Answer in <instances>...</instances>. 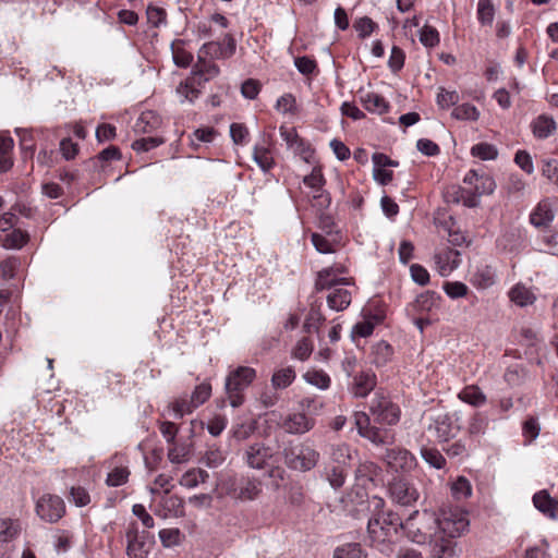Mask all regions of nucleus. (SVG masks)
<instances>
[{
	"mask_svg": "<svg viewBox=\"0 0 558 558\" xmlns=\"http://www.w3.org/2000/svg\"><path fill=\"white\" fill-rule=\"evenodd\" d=\"M144 535H141L136 525L131 524L126 531V554L133 558H145L148 554V548L144 539Z\"/></svg>",
	"mask_w": 558,
	"mask_h": 558,
	"instance_id": "nucleus-24",
	"label": "nucleus"
},
{
	"mask_svg": "<svg viewBox=\"0 0 558 558\" xmlns=\"http://www.w3.org/2000/svg\"><path fill=\"white\" fill-rule=\"evenodd\" d=\"M304 193L314 209H327L330 206V196L323 186L306 189Z\"/></svg>",
	"mask_w": 558,
	"mask_h": 558,
	"instance_id": "nucleus-39",
	"label": "nucleus"
},
{
	"mask_svg": "<svg viewBox=\"0 0 558 558\" xmlns=\"http://www.w3.org/2000/svg\"><path fill=\"white\" fill-rule=\"evenodd\" d=\"M451 495L457 500H464L472 495V485L464 476H459L451 484Z\"/></svg>",
	"mask_w": 558,
	"mask_h": 558,
	"instance_id": "nucleus-48",
	"label": "nucleus"
},
{
	"mask_svg": "<svg viewBox=\"0 0 558 558\" xmlns=\"http://www.w3.org/2000/svg\"><path fill=\"white\" fill-rule=\"evenodd\" d=\"M374 363L384 365L392 355V348L386 341H380L373 348Z\"/></svg>",
	"mask_w": 558,
	"mask_h": 558,
	"instance_id": "nucleus-58",
	"label": "nucleus"
},
{
	"mask_svg": "<svg viewBox=\"0 0 558 558\" xmlns=\"http://www.w3.org/2000/svg\"><path fill=\"white\" fill-rule=\"evenodd\" d=\"M459 399L473 407H482L486 402L484 392L474 385L464 387L458 395Z\"/></svg>",
	"mask_w": 558,
	"mask_h": 558,
	"instance_id": "nucleus-38",
	"label": "nucleus"
},
{
	"mask_svg": "<svg viewBox=\"0 0 558 558\" xmlns=\"http://www.w3.org/2000/svg\"><path fill=\"white\" fill-rule=\"evenodd\" d=\"M219 74L218 65L213 62L206 60L205 57L198 54V60L193 66L192 71V84H197L201 86L202 84L208 82L209 80L216 77Z\"/></svg>",
	"mask_w": 558,
	"mask_h": 558,
	"instance_id": "nucleus-23",
	"label": "nucleus"
},
{
	"mask_svg": "<svg viewBox=\"0 0 558 558\" xmlns=\"http://www.w3.org/2000/svg\"><path fill=\"white\" fill-rule=\"evenodd\" d=\"M161 124L160 117L154 111L143 112L134 125V131L137 134H149L156 131Z\"/></svg>",
	"mask_w": 558,
	"mask_h": 558,
	"instance_id": "nucleus-30",
	"label": "nucleus"
},
{
	"mask_svg": "<svg viewBox=\"0 0 558 558\" xmlns=\"http://www.w3.org/2000/svg\"><path fill=\"white\" fill-rule=\"evenodd\" d=\"M434 222L439 233L447 234L448 241L457 246L465 242L463 231L457 219L449 211H437Z\"/></svg>",
	"mask_w": 558,
	"mask_h": 558,
	"instance_id": "nucleus-12",
	"label": "nucleus"
},
{
	"mask_svg": "<svg viewBox=\"0 0 558 558\" xmlns=\"http://www.w3.org/2000/svg\"><path fill=\"white\" fill-rule=\"evenodd\" d=\"M556 130V122L547 116H539L533 122V134L538 138H547Z\"/></svg>",
	"mask_w": 558,
	"mask_h": 558,
	"instance_id": "nucleus-44",
	"label": "nucleus"
},
{
	"mask_svg": "<svg viewBox=\"0 0 558 558\" xmlns=\"http://www.w3.org/2000/svg\"><path fill=\"white\" fill-rule=\"evenodd\" d=\"M496 189V183L494 179L487 174H482L478 182L474 186V192L472 193L477 198L481 195H490Z\"/></svg>",
	"mask_w": 558,
	"mask_h": 558,
	"instance_id": "nucleus-59",
	"label": "nucleus"
},
{
	"mask_svg": "<svg viewBox=\"0 0 558 558\" xmlns=\"http://www.w3.org/2000/svg\"><path fill=\"white\" fill-rule=\"evenodd\" d=\"M351 303V292L344 288H335L327 296V304L333 311H343Z\"/></svg>",
	"mask_w": 558,
	"mask_h": 558,
	"instance_id": "nucleus-33",
	"label": "nucleus"
},
{
	"mask_svg": "<svg viewBox=\"0 0 558 558\" xmlns=\"http://www.w3.org/2000/svg\"><path fill=\"white\" fill-rule=\"evenodd\" d=\"M162 143L163 138L160 136H148L134 141L132 148L138 153L148 151L155 147H158Z\"/></svg>",
	"mask_w": 558,
	"mask_h": 558,
	"instance_id": "nucleus-61",
	"label": "nucleus"
},
{
	"mask_svg": "<svg viewBox=\"0 0 558 558\" xmlns=\"http://www.w3.org/2000/svg\"><path fill=\"white\" fill-rule=\"evenodd\" d=\"M471 153L474 157L482 160H494L498 156L497 148L488 143H480L472 147Z\"/></svg>",
	"mask_w": 558,
	"mask_h": 558,
	"instance_id": "nucleus-56",
	"label": "nucleus"
},
{
	"mask_svg": "<svg viewBox=\"0 0 558 558\" xmlns=\"http://www.w3.org/2000/svg\"><path fill=\"white\" fill-rule=\"evenodd\" d=\"M401 521L397 513L391 511L380 513L368 521L367 532L371 546L386 556L393 551L395 537L400 529Z\"/></svg>",
	"mask_w": 558,
	"mask_h": 558,
	"instance_id": "nucleus-1",
	"label": "nucleus"
},
{
	"mask_svg": "<svg viewBox=\"0 0 558 558\" xmlns=\"http://www.w3.org/2000/svg\"><path fill=\"white\" fill-rule=\"evenodd\" d=\"M444 291L450 299H460L468 294L469 288L460 281H448L444 284Z\"/></svg>",
	"mask_w": 558,
	"mask_h": 558,
	"instance_id": "nucleus-62",
	"label": "nucleus"
},
{
	"mask_svg": "<svg viewBox=\"0 0 558 558\" xmlns=\"http://www.w3.org/2000/svg\"><path fill=\"white\" fill-rule=\"evenodd\" d=\"M345 468L343 466H331L326 470V478L335 489L340 488L345 482Z\"/></svg>",
	"mask_w": 558,
	"mask_h": 558,
	"instance_id": "nucleus-57",
	"label": "nucleus"
},
{
	"mask_svg": "<svg viewBox=\"0 0 558 558\" xmlns=\"http://www.w3.org/2000/svg\"><path fill=\"white\" fill-rule=\"evenodd\" d=\"M28 235L21 229L12 228L8 233L0 234V246L7 250L21 248L27 242Z\"/></svg>",
	"mask_w": 558,
	"mask_h": 558,
	"instance_id": "nucleus-35",
	"label": "nucleus"
},
{
	"mask_svg": "<svg viewBox=\"0 0 558 558\" xmlns=\"http://www.w3.org/2000/svg\"><path fill=\"white\" fill-rule=\"evenodd\" d=\"M354 423L360 436L366 438L373 444L388 445L395 440V435L390 430L371 426V418L364 412H356L354 414Z\"/></svg>",
	"mask_w": 558,
	"mask_h": 558,
	"instance_id": "nucleus-9",
	"label": "nucleus"
},
{
	"mask_svg": "<svg viewBox=\"0 0 558 558\" xmlns=\"http://www.w3.org/2000/svg\"><path fill=\"white\" fill-rule=\"evenodd\" d=\"M21 267V262L16 257H10L0 264V271L3 279H11Z\"/></svg>",
	"mask_w": 558,
	"mask_h": 558,
	"instance_id": "nucleus-64",
	"label": "nucleus"
},
{
	"mask_svg": "<svg viewBox=\"0 0 558 558\" xmlns=\"http://www.w3.org/2000/svg\"><path fill=\"white\" fill-rule=\"evenodd\" d=\"M159 538L163 547L171 548L181 544L183 535L178 527H170L160 530Z\"/></svg>",
	"mask_w": 558,
	"mask_h": 558,
	"instance_id": "nucleus-50",
	"label": "nucleus"
},
{
	"mask_svg": "<svg viewBox=\"0 0 558 558\" xmlns=\"http://www.w3.org/2000/svg\"><path fill=\"white\" fill-rule=\"evenodd\" d=\"M348 268L342 264H335L330 267H326L318 271L315 281V288L317 291L331 289L336 286H351L353 279L345 277Z\"/></svg>",
	"mask_w": 558,
	"mask_h": 558,
	"instance_id": "nucleus-10",
	"label": "nucleus"
},
{
	"mask_svg": "<svg viewBox=\"0 0 558 558\" xmlns=\"http://www.w3.org/2000/svg\"><path fill=\"white\" fill-rule=\"evenodd\" d=\"M314 350L313 342L304 337L300 339L291 351V356L298 361L304 362L310 359Z\"/></svg>",
	"mask_w": 558,
	"mask_h": 558,
	"instance_id": "nucleus-49",
	"label": "nucleus"
},
{
	"mask_svg": "<svg viewBox=\"0 0 558 558\" xmlns=\"http://www.w3.org/2000/svg\"><path fill=\"white\" fill-rule=\"evenodd\" d=\"M304 381L319 390H327L331 385L330 376L323 369L308 368L303 375Z\"/></svg>",
	"mask_w": 558,
	"mask_h": 558,
	"instance_id": "nucleus-32",
	"label": "nucleus"
},
{
	"mask_svg": "<svg viewBox=\"0 0 558 558\" xmlns=\"http://www.w3.org/2000/svg\"><path fill=\"white\" fill-rule=\"evenodd\" d=\"M384 320V314L381 312L373 313L371 311H363L362 319L357 322L351 330V336L355 340L356 338L369 337L375 326Z\"/></svg>",
	"mask_w": 558,
	"mask_h": 558,
	"instance_id": "nucleus-19",
	"label": "nucleus"
},
{
	"mask_svg": "<svg viewBox=\"0 0 558 558\" xmlns=\"http://www.w3.org/2000/svg\"><path fill=\"white\" fill-rule=\"evenodd\" d=\"M272 451L264 444H253L245 450V460L250 468L263 470L268 465V461L272 458Z\"/></svg>",
	"mask_w": 558,
	"mask_h": 558,
	"instance_id": "nucleus-20",
	"label": "nucleus"
},
{
	"mask_svg": "<svg viewBox=\"0 0 558 558\" xmlns=\"http://www.w3.org/2000/svg\"><path fill=\"white\" fill-rule=\"evenodd\" d=\"M315 421L305 413L295 412L288 414L282 421L281 427L289 434H305L314 427Z\"/></svg>",
	"mask_w": 558,
	"mask_h": 558,
	"instance_id": "nucleus-22",
	"label": "nucleus"
},
{
	"mask_svg": "<svg viewBox=\"0 0 558 558\" xmlns=\"http://www.w3.org/2000/svg\"><path fill=\"white\" fill-rule=\"evenodd\" d=\"M380 475V468L372 462L364 461L359 464L356 469V478L362 483L363 486H367V484H373Z\"/></svg>",
	"mask_w": 558,
	"mask_h": 558,
	"instance_id": "nucleus-34",
	"label": "nucleus"
},
{
	"mask_svg": "<svg viewBox=\"0 0 558 558\" xmlns=\"http://www.w3.org/2000/svg\"><path fill=\"white\" fill-rule=\"evenodd\" d=\"M197 407L187 397H180L169 403L168 410L175 418H182L186 414H191Z\"/></svg>",
	"mask_w": 558,
	"mask_h": 558,
	"instance_id": "nucleus-41",
	"label": "nucleus"
},
{
	"mask_svg": "<svg viewBox=\"0 0 558 558\" xmlns=\"http://www.w3.org/2000/svg\"><path fill=\"white\" fill-rule=\"evenodd\" d=\"M452 118L457 120H471L476 121L480 112L475 106L470 104H463L456 107L451 112Z\"/></svg>",
	"mask_w": 558,
	"mask_h": 558,
	"instance_id": "nucleus-55",
	"label": "nucleus"
},
{
	"mask_svg": "<svg viewBox=\"0 0 558 558\" xmlns=\"http://www.w3.org/2000/svg\"><path fill=\"white\" fill-rule=\"evenodd\" d=\"M437 532L433 541L427 542L430 546V554L434 558H450L453 556V546L448 537Z\"/></svg>",
	"mask_w": 558,
	"mask_h": 558,
	"instance_id": "nucleus-29",
	"label": "nucleus"
},
{
	"mask_svg": "<svg viewBox=\"0 0 558 558\" xmlns=\"http://www.w3.org/2000/svg\"><path fill=\"white\" fill-rule=\"evenodd\" d=\"M469 281L478 290H486L497 281L496 270L484 260L473 264L469 271Z\"/></svg>",
	"mask_w": 558,
	"mask_h": 558,
	"instance_id": "nucleus-14",
	"label": "nucleus"
},
{
	"mask_svg": "<svg viewBox=\"0 0 558 558\" xmlns=\"http://www.w3.org/2000/svg\"><path fill=\"white\" fill-rule=\"evenodd\" d=\"M317 225L326 235H332L336 230H340L338 223L335 221L332 211H319Z\"/></svg>",
	"mask_w": 558,
	"mask_h": 558,
	"instance_id": "nucleus-51",
	"label": "nucleus"
},
{
	"mask_svg": "<svg viewBox=\"0 0 558 558\" xmlns=\"http://www.w3.org/2000/svg\"><path fill=\"white\" fill-rule=\"evenodd\" d=\"M295 371L292 366L281 367L272 374L271 385L275 389H284L295 379Z\"/></svg>",
	"mask_w": 558,
	"mask_h": 558,
	"instance_id": "nucleus-40",
	"label": "nucleus"
},
{
	"mask_svg": "<svg viewBox=\"0 0 558 558\" xmlns=\"http://www.w3.org/2000/svg\"><path fill=\"white\" fill-rule=\"evenodd\" d=\"M282 456L289 469L300 472L312 470L319 460L318 451L305 442L286 446Z\"/></svg>",
	"mask_w": 558,
	"mask_h": 558,
	"instance_id": "nucleus-5",
	"label": "nucleus"
},
{
	"mask_svg": "<svg viewBox=\"0 0 558 558\" xmlns=\"http://www.w3.org/2000/svg\"><path fill=\"white\" fill-rule=\"evenodd\" d=\"M376 386V376L371 371H361L352 376L349 391L355 398H365Z\"/></svg>",
	"mask_w": 558,
	"mask_h": 558,
	"instance_id": "nucleus-18",
	"label": "nucleus"
},
{
	"mask_svg": "<svg viewBox=\"0 0 558 558\" xmlns=\"http://www.w3.org/2000/svg\"><path fill=\"white\" fill-rule=\"evenodd\" d=\"M435 269L441 277L449 276L461 264L460 252L444 247L434 254Z\"/></svg>",
	"mask_w": 558,
	"mask_h": 558,
	"instance_id": "nucleus-16",
	"label": "nucleus"
},
{
	"mask_svg": "<svg viewBox=\"0 0 558 558\" xmlns=\"http://www.w3.org/2000/svg\"><path fill=\"white\" fill-rule=\"evenodd\" d=\"M341 230H336L332 235H324L322 233L312 234V243L315 248L322 254H329L335 252L336 246L341 243Z\"/></svg>",
	"mask_w": 558,
	"mask_h": 558,
	"instance_id": "nucleus-26",
	"label": "nucleus"
},
{
	"mask_svg": "<svg viewBox=\"0 0 558 558\" xmlns=\"http://www.w3.org/2000/svg\"><path fill=\"white\" fill-rule=\"evenodd\" d=\"M421 454L424 461L435 469H442L446 464L444 456L437 449L424 447Z\"/></svg>",
	"mask_w": 558,
	"mask_h": 558,
	"instance_id": "nucleus-53",
	"label": "nucleus"
},
{
	"mask_svg": "<svg viewBox=\"0 0 558 558\" xmlns=\"http://www.w3.org/2000/svg\"><path fill=\"white\" fill-rule=\"evenodd\" d=\"M388 493L391 500L400 506H413L420 498V492L413 483L396 478L389 483Z\"/></svg>",
	"mask_w": 558,
	"mask_h": 558,
	"instance_id": "nucleus-11",
	"label": "nucleus"
},
{
	"mask_svg": "<svg viewBox=\"0 0 558 558\" xmlns=\"http://www.w3.org/2000/svg\"><path fill=\"white\" fill-rule=\"evenodd\" d=\"M374 421L384 425H395L400 420V409L383 392H375L369 403Z\"/></svg>",
	"mask_w": 558,
	"mask_h": 558,
	"instance_id": "nucleus-7",
	"label": "nucleus"
},
{
	"mask_svg": "<svg viewBox=\"0 0 558 558\" xmlns=\"http://www.w3.org/2000/svg\"><path fill=\"white\" fill-rule=\"evenodd\" d=\"M119 159H121L120 149L117 146H109L101 150L97 156L90 158L88 160V165L94 168L100 167L101 169H104L105 162Z\"/></svg>",
	"mask_w": 558,
	"mask_h": 558,
	"instance_id": "nucleus-45",
	"label": "nucleus"
},
{
	"mask_svg": "<svg viewBox=\"0 0 558 558\" xmlns=\"http://www.w3.org/2000/svg\"><path fill=\"white\" fill-rule=\"evenodd\" d=\"M361 101L367 111L383 114L388 110L385 98L376 93H366L361 96Z\"/></svg>",
	"mask_w": 558,
	"mask_h": 558,
	"instance_id": "nucleus-37",
	"label": "nucleus"
},
{
	"mask_svg": "<svg viewBox=\"0 0 558 558\" xmlns=\"http://www.w3.org/2000/svg\"><path fill=\"white\" fill-rule=\"evenodd\" d=\"M495 8L492 0H480L477 4L478 21L483 25H490L494 21Z\"/></svg>",
	"mask_w": 558,
	"mask_h": 558,
	"instance_id": "nucleus-54",
	"label": "nucleus"
},
{
	"mask_svg": "<svg viewBox=\"0 0 558 558\" xmlns=\"http://www.w3.org/2000/svg\"><path fill=\"white\" fill-rule=\"evenodd\" d=\"M220 487L230 498L241 502L254 501L263 493V483L256 477L228 478L220 483Z\"/></svg>",
	"mask_w": 558,
	"mask_h": 558,
	"instance_id": "nucleus-6",
	"label": "nucleus"
},
{
	"mask_svg": "<svg viewBox=\"0 0 558 558\" xmlns=\"http://www.w3.org/2000/svg\"><path fill=\"white\" fill-rule=\"evenodd\" d=\"M35 512L41 521L57 523L65 514L64 500L58 495L45 493L36 500Z\"/></svg>",
	"mask_w": 558,
	"mask_h": 558,
	"instance_id": "nucleus-8",
	"label": "nucleus"
},
{
	"mask_svg": "<svg viewBox=\"0 0 558 558\" xmlns=\"http://www.w3.org/2000/svg\"><path fill=\"white\" fill-rule=\"evenodd\" d=\"M508 298L513 304L520 307L533 305L537 300L535 290L522 282L515 283L508 291Z\"/></svg>",
	"mask_w": 558,
	"mask_h": 558,
	"instance_id": "nucleus-25",
	"label": "nucleus"
},
{
	"mask_svg": "<svg viewBox=\"0 0 558 558\" xmlns=\"http://www.w3.org/2000/svg\"><path fill=\"white\" fill-rule=\"evenodd\" d=\"M444 199L449 206L462 205L468 208H474L480 206V202L477 201V197L475 195L456 185L449 186L445 190Z\"/></svg>",
	"mask_w": 558,
	"mask_h": 558,
	"instance_id": "nucleus-21",
	"label": "nucleus"
},
{
	"mask_svg": "<svg viewBox=\"0 0 558 558\" xmlns=\"http://www.w3.org/2000/svg\"><path fill=\"white\" fill-rule=\"evenodd\" d=\"M458 430L459 427L447 413H439L430 417V422L427 426V432L439 442L448 441L457 435Z\"/></svg>",
	"mask_w": 558,
	"mask_h": 558,
	"instance_id": "nucleus-13",
	"label": "nucleus"
},
{
	"mask_svg": "<svg viewBox=\"0 0 558 558\" xmlns=\"http://www.w3.org/2000/svg\"><path fill=\"white\" fill-rule=\"evenodd\" d=\"M156 513L162 518L179 517L183 513L182 500L177 496L163 495Z\"/></svg>",
	"mask_w": 558,
	"mask_h": 558,
	"instance_id": "nucleus-27",
	"label": "nucleus"
},
{
	"mask_svg": "<svg viewBox=\"0 0 558 558\" xmlns=\"http://www.w3.org/2000/svg\"><path fill=\"white\" fill-rule=\"evenodd\" d=\"M208 478V473L201 469H191L186 471L180 478V485L185 488H195L198 484L204 483Z\"/></svg>",
	"mask_w": 558,
	"mask_h": 558,
	"instance_id": "nucleus-46",
	"label": "nucleus"
},
{
	"mask_svg": "<svg viewBox=\"0 0 558 558\" xmlns=\"http://www.w3.org/2000/svg\"><path fill=\"white\" fill-rule=\"evenodd\" d=\"M21 525L17 520L0 519V541L10 542L19 536Z\"/></svg>",
	"mask_w": 558,
	"mask_h": 558,
	"instance_id": "nucleus-47",
	"label": "nucleus"
},
{
	"mask_svg": "<svg viewBox=\"0 0 558 558\" xmlns=\"http://www.w3.org/2000/svg\"><path fill=\"white\" fill-rule=\"evenodd\" d=\"M553 219V211H531L530 214V222L538 229L547 228Z\"/></svg>",
	"mask_w": 558,
	"mask_h": 558,
	"instance_id": "nucleus-63",
	"label": "nucleus"
},
{
	"mask_svg": "<svg viewBox=\"0 0 558 558\" xmlns=\"http://www.w3.org/2000/svg\"><path fill=\"white\" fill-rule=\"evenodd\" d=\"M191 446L186 444L173 442L168 448L167 457L173 464L185 463L190 460Z\"/></svg>",
	"mask_w": 558,
	"mask_h": 558,
	"instance_id": "nucleus-43",
	"label": "nucleus"
},
{
	"mask_svg": "<svg viewBox=\"0 0 558 558\" xmlns=\"http://www.w3.org/2000/svg\"><path fill=\"white\" fill-rule=\"evenodd\" d=\"M400 529L412 543L427 544L438 532L436 514L429 511H414L405 521H401Z\"/></svg>",
	"mask_w": 558,
	"mask_h": 558,
	"instance_id": "nucleus-2",
	"label": "nucleus"
},
{
	"mask_svg": "<svg viewBox=\"0 0 558 558\" xmlns=\"http://www.w3.org/2000/svg\"><path fill=\"white\" fill-rule=\"evenodd\" d=\"M533 504L537 510L551 519H558V501L550 498L546 490L533 496Z\"/></svg>",
	"mask_w": 558,
	"mask_h": 558,
	"instance_id": "nucleus-28",
	"label": "nucleus"
},
{
	"mask_svg": "<svg viewBox=\"0 0 558 558\" xmlns=\"http://www.w3.org/2000/svg\"><path fill=\"white\" fill-rule=\"evenodd\" d=\"M333 558H366L359 544H345L336 548Z\"/></svg>",
	"mask_w": 558,
	"mask_h": 558,
	"instance_id": "nucleus-52",
	"label": "nucleus"
},
{
	"mask_svg": "<svg viewBox=\"0 0 558 558\" xmlns=\"http://www.w3.org/2000/svg\"><path fill=\"white\" fill-rule=\"evenodd\" d=\"M211 396V386L209 383H202L196 386L194 391L192 392L190 399L192 402L198 408L203 403H205L209 397Z\"/></svg>",
	"mask_w": 558,
	"mask_h": 558,
	"instance_id": "nucleus-60",
	"label": "nucleus"
},
{
	"mask_svg": "<svg viewBox=\"0 0 558 558\" xmlns=\"http://www.w3.org/2000/svg\"><path fill=\"white\" fill-rule=\"evenodd\" d=\"M109 472L107 474L106 484L111 487L124 485L130 477V469L128 461L122 456H114L108 462Z\"/></svg>",
	"mask_w": 558,
	"mask_h": 558,
	"instance_id": "nucleus-17",
	"label": "nucleus"
},
{
	"mask_svg": "<svg viewBox=\"0 0 558 558\" xmlns=\"http://www.w3.org/2000/svg\"><path fill=\"white\" fill-rule=\"evenodd\" d=\"M441 296L434 291H426L415 300V307L420 313L430 314L439 310Z\"/></svg>",
	"mask_w": 558,
	"mask_h": 558,
	"instance_id": "nucleus-31",
	"label": "nucleus"
},
{
	"mask_svg": "<svg viewBox=\"0 0 558 558\" xmlns=\"http://www.w3.org/2000/svg\"><path fill=\"white\" fill-rule=\"evenodd\" d=\"M255 378L256 371L250 366H239L228 374L225 390L232 408H239L244 403V390L248 388Z\"/></svg>",
	"mask_w": 558,
	"mask_h": 558,
	"instance_id": "nucleus-3",
	"label": "nucleus"
},
{
	"mask_svg": "<svg viewBox=\"0 0 558 558\" xmlns=\"http://www.w3.org/2000/svg\"><path fill=\"white\" fill-rule=\"evenodd\" d=\"M387 466L395 472H411L416 466L415 457L404 448H391L384 457Z\"/></svg>",
	"mask_w": 558,
	"mask_h": 558,
	"instance_id": "nucleus-15",
	"label": "nucleus"
},
{
	"mask_svg": "<svg viewBox=\"0 0 558 558\" xmlns=\"http://www.w3.org/2000/svg\"><path fill=\"white\" fill-rule=\"evenodd\" d=\"M13 146L14 142L11 137L0 134V172H7L13 166Z\"/></svg>",
	"mask_w": 558,
	"mask_h": 558,
	"instance_id": "nucleus-36",
	"label": "nucleus"
},
{
	"mask_svg": "<svg viewBox=\"0 0 558 558\" xmlns=\"http://www.w3.org/2000/svg\"><path fill=\"white\" fill-rule=\"evenodd\" d=\"M354 450L350 448L347 444H338L332 446L331 452H330V459L332 462H335L338 466L348 465L351 460L353 459Z\"/></svg>",
	"mask_w": 558,
	"mask_h": 558,
	"instance_id": "nucleus-42",
	"label": "nucleus"
},
{
	"mask_svg": "<svg viewBox=\"0 0 558 558\" xmlns=\"http://www.w3.org/2000/svg\"><path fill=\"white\" fill-rule=\"evenodd\" d=\"M437 530L448 538H456L469 531L468 512L459 507H442L436 515Z\"/></svg>",
	"mask_w": 558,
	"mask_h": 558,
	"instance_id": "nucleus-4",
	"label": "nucleus"
}]
</instances>
